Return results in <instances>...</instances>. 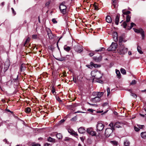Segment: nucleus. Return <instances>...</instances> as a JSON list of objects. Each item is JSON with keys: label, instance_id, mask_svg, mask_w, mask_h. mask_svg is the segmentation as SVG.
<instances>
[{"label": "nucleus", "instance_id": "1", "mask_svg": "<svg viewBox=\"0 0 146 146\" xmlns=\"http://www.w3.org/2000/svg\"><path fill=\"white\" fill-rule=\"evenodd\" d=\"M10 65V63L9 61H7L4 64L3 68V67L0 70V75L1 76H4L5 75V72L8 70Z\"/></svg>", "mask_w": 146, "mask_h": 146}, {"label": "nucleus", "instance_id": "2", "mask_svg": "<svg viewBox=\"0 0 146 146\" xmlns=\"http://www.w3.org/2000/svg\"><path fill=\"white\" fill-rule=\"evenodd\" d=\"M91 74L92 77H94L97 79H99L101 78L102 76V74L101 73L100 71L96 70L92 71Z\"/></svg>", "mask_w": 146, "mask_h": 146}, {"label": "nucleus", "instance_id": "3", "mask_svg": "<svg viewBox=\"0 0 146 146\" xmlns=\"http://www.w3.org/2000/svg\"><path fill=\"white\" fill-rule=\"evenodd\" d=\"M128 49L125 48L123 45L120 46L119 48V52L121 54H124L127 52Z\"/></svg>", "mask_w": 146, "mask_h": 146}, {"label": "nucleus", "instance_id": "4", "mask_svg": "<svg viewBox=\"0 0 146 146\" xmlns=\"http://www.w3.org/2000/svg\"><path fill=\"white\" fill-rule=\"evenodd\" d=\"M82 46L78 43L77 44L74 46V49L76 52L78 53H80L82 51Z\"/></svg>", "mask_w": 146, "mask_h": 146}, {"label": "nucleus", "instance_id": "5", "mask_svg": "<svg viewBox=\"0 0 146 146\" xmlns=\"http://www.w3.org/2000/svg\"><path fill=\"white\" fill-rule=\"evenodd\" d=\"M86 132L89 135L92 136H96V131H93V129L92 127H90L87 128L86 130Z\"/></svg>", "mask_w": 146, "mask_h": 146}, {"label": "nucleus", "instance_id": "6", "mask_svg": "<svg viewBox=\"0 0 146 146\" xmlns=\"http://www.w3.org/2000/svg\"><path fill=\"white\" fill-rule=\"evenodd\" d=\"M134 31L137 33H140L141 35L142 38L143 39L145 37L144 32L142 29H137L134 28H133Z\"/></svg>", "mask_w": 146, "mask_h": 146}, {"label": "nucleus", "instance_id": "7", "mask_svg": "<svg viewBox=\"0 0 146 146\" xmlns=\"http://www.w3.org/2000/svg\"><path fill=\"white\" fill-rule=\"evenodd\" d=\"M117 48V44L116 43L112 42L111 44L108 48L109 51L115 50Z\"/></svg>", "mask_w": 146, "mask_h": 146}, {"label": "nucleus", "instance_id": "8", "mask_svg": "<svg viewBox=\"0 0 146 146\" xmlns=\"http://www.w3.org/2000/svg\"><path fill=\"white\" fill-rule=\"evenodd\" d=\"M104 126V125L102 123H98L97 126V131L98 132H99V131H102Z\"/></svg>", "mask_w": 146, "mask_h": 146}, {"label": "nucleus", "instance_id": "9", "mask_svg": "<svg viewBox=\"0 0 146 146\" xmlns=\"http://www.w3.org/2000/svg\"><path fill=\"white\" fill-rule=\"evenodd\" d=\"M113 131L110 128H107L105 131V134L106 137H108L110 136L111 134L113 132Z\"/></svg>", "mask_w": 146, "mask_h": 146}, {"label": "nucleus", "instance_id": "10", "mask_svg": "<svg viewBox=\"0 0 146 146\" xmlns=\"http://www.w3.org/2000/svg\"><path fill=\"white\" fill-rule=\"evenodd\" d=\"M46 31L47 33V35L48 38L50 39H52L54 38V36L52 34V32L50 29L49 28L46 29Z\"/></svg>", "mask_w": 146, "mask_h": 146}, {"label": "nucleus", "instance_id": "11", "mask_svg": "<svg viewBox=\"0 0 146 146\" xmlns=\"http://www.w3.org/2000/svg\"><path fill=\"white\" fill-rule=\"evenodd\" d=\"M124 124L123 122H116L114 125V127L117 128L121 127L123 126Z\"/></svg>", "mask_w": 146, "mask_h": 146}, {"label": "nucleus", "instance_id": "12", "mask_svg": "<svg viewBox=\"0 0 146 146\" xmlns=\"http://www.w3.org/2000/svg\"><path fill=\"white\" fill-rule=\"evenodd\" d=\"M97 102H99L100 100V98H101L104 94V93L103 92H97Z\"/></svg>", "mask_w": 146, "mask_h": 146}, {"label": "nucleus", "instance_id": "13", "mask_svg": "<svg viewBox=\"0 0 146 146\" xmlns=\"http://www.w3.org/2000/svg\"><path fill=\"white\" fill-rule=\"evenodd\" d=\"M97 92H94L93 93V95L94 96H96V97L92 98L91 100V101H92V102H93V103H96L97 102V101L96 100V99H97V95H98Z\"/></svg>", "mask_w": 146, "mask_h": 146}, {"label": "nucleus", "instance_id": "14", "mask_svg": "<svg viewBox=\"0 0 146 146\" xmlns=\"http://www.w3.org/2000/svg\"><path fill=\"white\" fill-rule=\"evenodd\" d=\"M93 59L95 62H99L102 60V57L101 56H100L98 57L94 56L93 57Z\"/></svg>", "mask_w": 146, "mask_h": 146}, {"label": "nucleus", "instance_id": "15", "mask_svg": "<svg viewBox=\"0 0 146 146\" xmlns=\"http://www.w3.org/2000/svg\"><path fill=\"white\" fill-rule=\"evenodd\" d=\"M65 2H63L60 4V5L59 6V9L60 10H62V9H66V7L65 5Z\"/></svg>", "mask_w": 146, "mask_h": 146}, {"label": "nucleus", "instance_id": "16", "mask_svg": "<svg viewBox=\"0 0 146 146\" xmlns=\"http://www.w3.org/2000/svg\"><path fill=\"white\" fill-rule=\"evenodd\" d=\"M113 38L115 42H116L118 40L117 34V32H114L113 34Z\"/></svg>", "mask_w": 146, "mask_h": 146}, {"label": "nucleus", "instance_id": "17", "mask_svg": "<svg viewBox=\"0 0 146 146\" xmlns=\"http://www.w3.org/2000/svg\"><path fill=\"white\" fill-rule=\"evenodd\" d=\"M78 131L80 133H83L86 132L85 129L83 127H80L78 129Z\"/></svg>", "mask_w": 146, "mask_h": 146}, {"label": "nucleus", "instance_id": "18", "mask_svg": "<svg viewBox=\"0 0 146 146\" xmlns=\"http://www.w3.org/2000/svg\"><path fill=\"white\" fill-rule=\"evenodd\" d=\"M119 17L120 15L119 14H117L116 17L115 21V24L117 25L118 24Z\"/></svg>", "mask_w": 146, "mask_h": 146}, {"label": "nucleus", "instance_id": "19", "mask_svg": "<svg viewBox=\"0 0 146 146\" xmlns=\"http://www.w3.org/2000/svg\"><path fill=\"white\" fill-rule=\"evenodd\" d=\"M25 65V64H22L21 65L20 67V71L21 72H23L26 69Z\"/></svg>", "mask_w": 146, "mask_h": 146}, {"label": "nucleus", "instance_id": "20", "mask_svg": "<svg viewBox=\"0 0 146 146\" xmlns=\"http://www.w3.org/2000/svg\"><path fill=\"white\" fill-rule=\"evenodd\" d=\"M106 21L109 23H110L112 22V19L111 18L110 16H108L106 17Z\"/></svg>", "mask_w": 146, "mask_h": 146}, {"label": "nucleus", "instance_id": "21", "mask_svg": "<svg viewBox=\"0 0 146 146\" xmlns=\"http://www.w3.org/2000/svg\"><path fill=\"white\" fill-rule=\"evenodd\" d=\"M90 64L92 66V68L93 67L95 68H98L100 67V65L96 64H94L92 62H91L90 63Z\"/></svg>", "mask_w": 146, "mask_h": 146}, {"label": "nucleus", "instance_id": "22", "mask_svg": "<svg viewBox=\"0 0 146 146\" xmlns=\"http://www.w3.org/2000/svg\"><path fill=\"white\" fill-rule=\"evenodd\" d=\"M47 141L49 142H51L54 143L55 142V139H54L50 137L48 138Z\"/></svg>", "mask_w": 146, "mask_h": 146}, {"label": "nucleus", "instance_id": "23", "mask_svg": "<svg viewBox=\"0 0 146 146\" xmlns=\"http://www.w3.org/2000/svg\"><path fill=\"white\" fill-rule=\"evenodd\" d=\"M141 137L143 139H146V132H143L141 133Z\"/></svg>", "mask_w": 146, "mask_h": 146}, {"label": "nucleus", "instance_id": "24", "mask_svg": "<svg viewBox=\"0 0 146 146\" xmlns=\"http://www.w3.org/2000/svg\"><path fill=\"white\" fill-rule=\"evenodd\" d=\"M64 49L67 52H69L70 50V48L69 46H67L66 45H65L64 46Z\"/></svg>", "mask_w": 146, "mask_h": 146}, {"label": "nucleus", "instance_id": "25", "mask_svg": "<svg viewBox=\"0 0 146 146\" xmlns=\"http://www.w3.org/2000/svg\"><path fill=\"white\" fill-rule=\"evenodd\" d=\"M113 3V5L114 6V8H115L117 6V1L116 0H112Z\"/></svg>", "mask_w": 146, "mask_h": 146}, {"label": "nucleus", "instance_id": "26", "mask_svg": "<svg viewBox=\"0 0 146 146\" xmlns=\"http://www.w3.org/2000/svg\"><path fill=\"white\" fill-rule=\"evenodd\" d=\"M130 144V142L127 140H125L124 142V144L125 146H129Z\"/></svg>", "mask_w": 146, "mask_h": 146}, {"label": "nucleus", "instance_id": "27", "mask_svg": "<svg viewBox=\"0 0 146 146\" xmlns=\"http://www.w3.org/2000/svg\"><path fill=\"white\" fill-rule=\"evenodd\" d=\"M137 50L138 52L140 54H142L143 53V52L142 51L141 49V47L139 46H138L137 47Z\"/></svg>", "mask_w": 146, "mask_h": 146}, {"label": "nucleus", "instance_id": "28", "mask_svg": "<svg viewBox=\"0 0 146 146\" xmlns=\"http://www.w3.org/2000/svg\"><path fill=\"white\" fill-rule=\"evenodd\" d=\"M116 73L117 76L119 78H120L121 74L119 70L116 69L115 71Z\"/></svg>", "mask_w": 146, "mask_h": 146}, {"label": "nucleus", "instance_id": "29", "mask_svg": "<svg viewBox=\"0 0 146 146\" xmlns=\"http://www.w3.org/2000/svg\"><path fill=\"white\" fill-rule=\"evenodd\" d=\"M122 13H123V15H128L131 13V12L129 11H127L126 12H125L124 10H123Z\"/></svg>", "mask_w": 146, "mask_h": 146}, {"label": "nucleus", "instance_id": "30", "mask_svg": "<svg viewBox=\"0 0 146 146\" xmlns=\"http://www.w3.org/2000/svg\"><path fill=\"white\" fill-rule=\"evenodd\" d=\"M123 41V38L121 37H119V42L120 46L122 45L121 42Z\"/></svg>", "mask_w": 146, "mask_h": 146}, {"label": "nucleus", "instance_id": "31", "mask_svg": "<svg viewBox=\"0 0 146 146\" xmlns=\"http://www.w3.org/2000/svg\"><path fill=\"white\" fill-rule=\"evenodd\" d=\"M109 126H110L111 128V129L113 130L115 129L114 127V125H113V123L111 122L110 123L109 125Z\"/></svg>", "mask_w": 146, "mask_h": 146}, {"label": "nucleus", "instance_id": "32", "mask_svg": "<svg viewBox=\"0 0 146 146\" xmlns=\"http://www.w3.org/2000/svg\"><path fill=\"white\" fill-rule=\"evenodd\" d=\"M121 72L123 74H126V71L123 68H121L120 70Z\"/></svg>", "mask_w": 146, "mask_h": 146}, {"label": "nucleus", "instance_id": "33", "mask_svg": "<svg viewBox=\"0 0 146 146\" xmlns=\"http://www.w3.org/2000/svg\"><path fill=\"white\" fill-rule=\"evenodd\" d=\"M56 59L59 61H63L65 60L66 59V58L65 57H61L57 58Z\"/></svg>", "mask_w": 146, "mask_h": 146}, {"label": "nucleus", "instance_id": "34", "mask_svg": "<svg viewBox=\"0 0 146 146\" xmlns=\"http://www.w3.org/2000/svg\"><path fill=\"white\" fill-rule=\"evenodd\" d=\"M56 136L58 139H60L62 138V135L60 133H58L57 134Z\"/></svg>", "mask_w": 146, "mask_h": 146}, {"label": "nucleus", "instance_id": "35", "mask_svg": "<svg viewBox=\"0 0 146 146\" xmlns=\"http://www.w3.org/2000/svg\"><path fill=\"white\" fill-rule=\"evenodd\" d=\"M130 19H131V17L128 15H127V16L126 18V22H129L130 20Z\"/></svg>", "mask_w": 146, "mask_h": 146}, {"label": "nucleus", "instance_id": "36", "mask_svg": "<svg viewBox=\"0 0 146 146\" xmlns=\"http://www.w3.org/2000/svg\"><path fill=\"white\" fill-rule=\"evenodd\" d=\"M66 9H62V10H60L61 13H62L63 14H65L66 13Z\"/></svg>", "mask_w": 146, "mask_h": 146}, {"label": "nucleus", "instance_id": "37", "mask_svg": "<svg viewBox=\"0 0 146 146\" xmlns=\"http://www.w3.org/2000/svg\"><path fill=\"white\" fill-rule=\"evenodd\" d=\"M31 111V109L30 108L28 107L26 108L25 110V111L27 113L30 112Z\"/></svg>", "mask_w": 146, "mask_h": 146}, {"label": "nucleus", "instance_id": "38", "mask_svg": "<svg viewBox=\"0 0 146 146\" xmlns=\"http://www.w3.org/2000/svg\"><path fill=\"white\" fill-rule=\"evenodd\" d=\"M135 24L133 23H131V26L130 27H129V28H128V29L130 30L134 26H135Z\"/></svg>", "mask_w": 146, "mask_h": 146}, {"label": "nucleus", "instance_id": "39", "mask_svg": "<svg viewBox=\"0 0 146 146\" xmlns=\"http://www.w3.org/2000/svg\"><path fill=\"white\" fill-rule=\"evenodd\" d=\"M29 40H30L29 38V37L27 38L24 44V46H26V44L28 42H29Z\"/></svg>", "mask_w": 146, "mask_h": 146}, {"label": "nucleus", "instance_id": "40", "mask_svg": "<svg viewBox=\"0 0 146 146\" xmlns=\"http://www.w3.org/2000/svg\"><path fill=\"white\" fill-rule=\"evenodd\" d=\"M127 25V23L125 21L124 22L122 25V26H123V28H126Z\"/></svg>", "mask_w": 146, "mask_h": 146}, {"label": "nucleus", "instance_id": "41", "mask_svg": "<svg viewBox=\"0 0 146 146\" xmlns=\"http://www.w3.org/2000/svg\"><path fill=\"white\" fill-rule=\"evenodd\" d=\"M32 146H41L40 145L39 143H33L32 145Z\"/></svg>", "mask_w": 146, "mask_h": 146}, {"label": "nucleus", "instance_id": "42", "mask_svg": "<svg viewBox=\"0 0 146 146\" xmlns=\"http://www.w3.org/2000/svg\"><path fill=\"white\" fill-rule=\"evenodd\" d=\"M107 96H108L110 94V89L109 87H108L107 89Z\"/></svg>", "mask_w": 146, "mask_h": 146}, {"label": "nucleus", "instance_id": "43", "mask_svg": "<svg viewBox=\"0 0 146 146\" xmlns=\"http://www.w3.org/2000/svg\"><path fill=\"white\" fill-rule=\"evenodd\" d=\"M136 83V81L135 80H132L131 82L130 83L131 85H133L135 84Z\"/></svg>", "mask_w": 146, "mask_h": 146}, {"label": "nucleus", "instance_id": "44", "mask_svg": "<svg viewBox=\"0 0 146 146\" xmlns=\"http://www.w3.org/2000/svg\"><path fill=\"white\" fill-rule=\"evenodd\" d=\"M131 96L133 97L134 98H136L137 97V96L136 94L134 93H131Z\"/></svg>", "mask_w": 146, "mask_h": 146}, {"label": "nucleus", "instance_id": "45", "mask_svg": "<svg viewBox=\"0 0 146 146\" xmlns=\"http://www.w3.org/2000/svg\"><path fill=\"white\" fill-rule=\"evenodd\" d=\"M88 103L90 105V106H96V107H97L98 106V105L97 104H91L90 103H89V102H88Z\"/></svg>", "mask_w": 146, "mask_h": 146}, {"label": "nucleus", "instance_id": "46", "mask_svg": "<svg viewBox=\"0 0 146 146\" xmlns=\"http://www.w3.org/2000/svg\"><path fill=\"white\" fill-rule=\"evenodd\" d=\"M111 142L115 145H117V142L116 141H111Z\"/></svg>", "mask_w": 146, "mask_h": 146}, {"label": "nucleus", "instance_id": "47", "mask_svg": "<svg viewBox=\"0 0 146 146\" xmlns=\"http://www.w3.org/2000/svg\"><path fill=\"white\" fill-rule=\"evenodd\" d=\"M104 49V48H103V47L101 48L99 50H95V51H96V52L101 51L103 50V49Z\"/></svg>", "mask_w": 146, "mask_h": 146}, {"label": "nucleus", "instance_id": "48", "mask_svg": "<svg viewBox=\"0 0 146 146\" xmlns=\"http://www.w3.org/2000/svg\"><path fill=\"white\" fill-rule=\"evenodd\" d=\"M11 9L12 12L13 13L14 15H15L16 14V13L15 11H14V9L13 8H11Z\"/></svg>", "mask_w": 146, "mask_h": 146}, {"label": "nucleus", "instance_id": "49", "mask_svg": "<svg viewBox=\"0 0 146 146\" xmlns=\"http://www.w3.org/2000/svg\"><path fill=\"white\" fill-rule=\"evenodd\" d=\"M32 38L33 39H36L37 38V35H32Z\"/></svg>", "mask_w": 146, "mask_h": 146}, {"label": "nucleus", "instance_id": "50", "mask_svg": "<svg viewBox=\"0 0 146 146\" xmlns=\"http://www.w3.org/2000/svg\"><path fill=\"white\" fill-rule=\"evenodd\" d=\"M86 66L88 68H89L91 69L92 68V66L90 65H90H86Z\"/></svg>", "mask_w": 146, "mask_h": 146}, {"label": "nucleus", "instance_id": "51", "mask_svg": "<svg viewBox=\"0 0 146 146\" xmlns=\"http://www.w3.org/2000/svg\"><path fill=\"white\" fill-rule=\"evenodd\" d=\"M134 129L135 131H139V129L136 127H134Z\"/></svg>", "mask_w": 146, "mask_h": 146}, {"label": "nucleus", "instance_id": "52", "mask_svg": "<svg viewBox=\"0 0 146 146\" xmlns=\"http://www.w3.org/2000/svg\"><path fill=\"white\" fill-rule=\"evenodd\" d=\"M52 22H53L54 23H57V21L55 20L54 19H52Z\"/></svg>", "mask_w": 146, "mask_h": 146}, {"label": "nucleus", "instance_id": "53", "mask_svg": "<svg viewBox=\"0 0 146 146\" xmlns=\"http://www.w3.org/2000/svg\"><path fill=\"white\" fill-rule=\"evenodd\" d=\"M108 104L107 102H105L102 105V106L103 107H105L106 106H108Z\"/></svg>", "mask_w": 146, "mask_h": 146}, {"label": "nucleus", "instance_id": "54", "mask_svg": "<svg viewBox=\"0 0 146 146\" xmlns=\"http://www.w3.org/2000/svg\"><path fill=\"white\" fill-rule=\"evenodd\" d=\"M138 126L139 128L140 129H142L143 128V127H144L143 125H139V126L138 125Z\"/></svg>", "mask_w": 146, "mask_h": 146}, {"label": "nucleus", "instance_id": "55", "mask_svg": "<svg viewBox=\"0 0 146 146\" xmlns=\"http://www.w3.org/2000/svg\"><path fill=\"white\" fill-rule=\"evenodd\" d=\"M76 117H74L72 118L71 119V121H74L76 120Z\"/></svg>", "mask_w": 146, "mask_h": 146}, {"label": "nucleus", "instance_id": "56", "mask_svg": "<svg viewBox=\"0 0 146 146\" xmlns=\"http://www.w3.org/2000/svg\"><path fill=\"white\" fill-rule=\"evenodd\" d=\"M88 111H90L91 113H93V112L94 110L91 109H89L88 110Z\"/></svg>", "mask_w": 146, "mask_h": 146}, {"label": "nucleus", "instance_id": "57", "mask_svg": "<svg viewBox=\"0 0 146 146\" xmlns=\"http://www.w3.org/2000/svg\"><path fill=\"white\" fill-rule=\"evenodd\" d=\"M94 55V54L93 52H91L89 54V55L90 56H92Z\"/></svg>", "mask_w": 146, "mask_h": 146}, {"label": "nucleus", "instance_id": "58", "mask_svg": "<svg viewBox=\"0 0 146 146\" xmlns=\"http://www.w3.org/2000/svg\"><path fill=\"white\" fill-rule=\"evenodd\" d=\"M65 121V120L64 119H62L60 121H59V123H60V124L64 122Z\"/></svg>", "mask_w": 146, "mask_h": 146}, {"label": "nucleus", "instance_id": "59", "mask_svg": "<svg viewBox=\"0 0 146 146\" xmlns=\"http://www.w3.org/2000/svg\"><path fill=\"white\" fill-rule=\"evenodd\" d=\"M44 146H51V145L50 144L46 143L44 144Z\"/></svg>", "mask_w": 146, "mask_h": 146}, {"label": "nucleus", "instance_id": "60", "mask_svg": "<svg viewBox=\"0 0 146 146\" xmlns=\"http://www.w3.org/2000/svg\"><path fill=\"white\" fill-rule=\"evenodd\" d=\"M84 113L85 112H84L81 111H78L76 112H75V113Z\"/></svg>", "mask_w": 146, "mask_h": 146}, {"label": "nucleus", "instance_id": "61", "mask_svg": "<svg viewBox=\"0 0 146 146\" xmlns=\"http://www.w3.org/2000/svg\"><path fill=\"white\" fill-rule=\"evenodd\" d=\"M56 99L58 101H59L62 102V100H60V98L59 97H56Z\"/></svg>", "mask_w": 146, "mask_h": 146}, {"label": "nucleus", "instance_id": "62", "mask_svg": "<svg viewBox=\"0 0 146 146\" xmlns=\"http://www.w3.org/2000/svg\"><path fill=\"white\" fill-rule=\"evenodd\" d=\"M94 7L95 9V10H97L98 9H97L98 7H97V5L94 4Z\"/></svg>", "mask_w": 146, "mask_h": 146}, {"label": "nucleus", "instance_id": "63", "mask_svg": "<svg viewBox=\"0 0 146 146\" xmlns=\"http://www.w3.org/2000/svg\"><path fill=\"white\" fill-rule=\"evenodd\" d=\"M70 140V138H66L65 139V141H69Z\"/></svg>", "mask_w": 146, "mask_h": 146}, {"label": "nucleus", "instance_id": "64", "mask_svg": "<svg viewBox=\"0 0 146 146\" xmlns=\"http://www.w3.org/2000/svg\"><path fill=\"white\" fill-rule=\"evenodd\" d=\"M50 4V3L49 2H48L46 3L45 5L46 6H48Z\"/></svg>", "mask_w": 146, "mask_h": 146}]
</instances>
